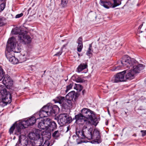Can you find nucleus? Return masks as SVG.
Listing matches in <instances>:
<instances>
[{"label":"nucleus","instance_id":"50","mask_svg":"<svg viewBox=\"0 0 146 146\" xmlns=\"http://www.w3.org/2000/svg\"><path fill=\"white\" fill-rule=\"evenodd\" d=\"M9 17H10V18H13V15L12 14H9Z\"/></svg>","mask_w":146,"mask_h":146},{"label":"nucleus","instance_id":"51","mask_svg":"<svg viewBox=\"0 0 146 146\" xmlns=\"http://www.w3.org/2000/svg\"><path fill=\"white\" fill-rule=\"evenodd\" d=\"M6 0H0L1 2H6Z\"/></svg>","mask_w":146,"mask_h":146},{"label":"nucleus","instance_id":"1","mask_svg":"<svg viewBox=\"0 0 146 146\" xmlns=\"http://www.w3.org/2000/svg\"><path fill=\"white\" fill-rule=\"evenodd\" d=\"M59 108L57 106H53L52 105H47L42 108L39 111V115L40 118L36 119L35 117H32L26 121H23L22 125L25 128L29 126L32 125L35 123L36 121L38 120L39 121L40 118L55 115L56 111L57 110L59 111Z\"/></svg>","mask_w":146,"mask_h":146},{"label":"nucleus","instance_id":"8","mask_svg":"<svg viewBox=\"0 0 146 146\" xmlns=\"http://www.w3.org/2000/svg\"><path fill=\"white\" fill-rule=\"evenodd\" d=\"M125 71H122L117 73V74L113 77L111 81L113 83H117L125 81V79L124 75V73Z\"/></svg>","mask_w":146,"mask_h":146},{"label":"nucleus","instance_id":"23","mask_svg":"<svg viewBox=\"0 0 146 146\" xmlns=\"http://www.w3.org/2000/svg\"><path fill=\"white\" fill-rule=\"evenodd\" d=\"M100 4L107 9H108L111 7H112V4L110 1L105 2L102 1H100Z\"/></svg>","mask_w":146,"mask_h":146},{"label":"nucleus","instance_id":"32","mask_svg":"<svg viewBox=\"0 0 146 146\" xmlns=\"http://www.w3.org/2000/svg\"><path fill=\"white\" fill-rule=\"evenodd\" d=\"M88 111H89V109L87 108H84L82 110L81 114L85 118L86 116Z\"/></svg>","mask_w":146,"mask_h":146},{"label":"nucleus","instance_id":"25","mask_svg":"<svg viewBox=\"0 0 146 146\" xmlns=\"http://www.w3.org/2000/svg\"><path fill=\"white\" fill-rule=\"evenodd\" d=\"M87 67V64H81L77 68V71L79 72Z\"/></svg>","mask_w":146,"mask_h":146},{"label":"nucleus","instance_id":"36","mask_svg":"<svg viewBox=\"0 0 146 146\" xmlns=\"http://www.w3.org/2000/svg\"><path fill=\"white\" fill-rule=\"evenodd\" d=\"M5 74V72L2 68L0 66V81L1 80Z\"/></svg>","mask_w":146,"mask_h":146},{"label":"nucleus","instance_id":"47","mask_svg":"<svg viewBox=\"0 0 146 146\" xmlns=\"http://www.w3.org/2000/svg\"><path fill=\"white\" fill-rule=\"evenodd\" d=\"M62 50H61L59 52H58L56 54L54 55V56H59L62 53Z\"/></svg>","mask_w":146,"mask_h":146},{"label":"nucleus","instance_id":"20","mask_svg":"<svg viewBox=\"0 0 146 146\" xmlns=\"http://www.w3.org/2000/svg\"><path fill=\"white\" fill-rule=\"evenodd\" d=\"M25 30L21 27H16L12 29L11 31V33L13 34H19V35L20 34H23L24 33Z\"/></svg>","mask_w":146,"mask_h":146},{"label":"nucleus","instance_id":"42","mask_svg":"<svg viewBox=\"0 0 146 146\" xmlns=\"http://www.w3.org/2000/svg\"><path fill=\"white\" fill-rule=\"evenodd\" d=\"M15 125L14 124L10 129L9 130V132L10 134H11L13 133V130L15 129Z\"/></svg>","mask_w":146,"mask_h":146},{"label":"nucleus","instance_id":"9","mask_svg":"<svg viewBox=\"0 0 146 146\" xmlns=\"http://www.w3.org/2000/svg\"><path fill=\"white\" fill-rule=\"evenodd\" d=\"M46 125H47V130L49 129L50 131H53L57 128V125L54 121H52L49 118H46L45 121Z\"/></svg>","mask_w":146,"mask_h":146},{"label":"nucleus","instance_id":"6","mask_svg":"<svg viewBox=\"0 0 146 146\" xmlns=\"http://www.w3.org/2000/svg\"><path fill=\"white\" fill-rule=\"evenodd\" d=\"M92 124L90 123L84 125L85 139L86 138L88 140L92 139L93 128Z\"/></svg>","mask_w":146,"mask_h":146},{"label":"nucleus","instance_id":"4","mask_svg":"<svg viewBox=\"0 0 146 146\" xmlns=\"http://www.w3.org/2000/svg\"><path fill=\"white\" fill-rule=\"evenodd\" d=\"M137 62V61L134 59H131L127 55H125L123 57L121 60L118 61V63L121 64L122 66H126L128 68L131 66L133 64Z\"/></svg>","mask_w":146,"mask_h":146},{"label":"nucleus","instance_id":"34","mask_svg":"<svg viewBox=\"0 0 146 146\" xmlns=\"http://www.w3.org/2000/svg\"><path fill=\"white\" fill-rule=\"evenodd\" d=\"M117 66L114 67L112 69V71L118 70L120 69L123 66L121 64L118 63V61L117 62Z\"/></svg>","mask_w":146,"mask_h":146},{"label":"nucleus","instance_id":"18","mask_svg":"<svg viewBox=\"0 0 146 146\" xmlns=\"http://www.w3.org/2000/svg\"><path fill=\"white\" fill-rule=\"evenodd\" d=\"M67 113H63L60 114L58 120V123L61 125L65 124L66 120V119Z\"/></svg>","mask_w":146,"mask_h":146},{"label":"nucleus","instance_id":"27","mask_svg":"<svg viewBox=\"0 0 146 146\" xmlns=\"http://www.w3.org/2000/svg\"><path fill=\"white\" fill-rule=\"evenodd\" d=\"M56 100L57 102L59 103L60 105L66 101L64 97L61 96L57 97Z\"/></svg>","mask_w":146,"mask_h":146},{"label":"nucleus","instance_id":"28","mask_svg":"<svg viewBox=\"0 0 146 146\" xmlns=\"http://www.w3.org/2000/svg\"><path fill=\"white\" fill-rule=\"evenodd\" d=\"M23 127L25 128L22 125V123L21 124H19L18 126L17 127L15 130L16 132H15V134L17 135L20 134L21 133V128H23Z\"/></svg>","mask_w":146,"mask_h":146},{"label":"nucleus","instance_id":"22","mask_svg":"<svg viewBox=\"0 0 146 146\" xmlns=\"http://www.w3.org/2000/svg\"><path fill=\"white\" fill-rule=\"evenodd\" d=\"M77 43H78L77 48V51L80 52H81L83 47L82 38V37H80L79 38L78 40Z\"/></svg>","mask_w":146,"mask_h":146},{"label":"nucleus","instance_id":"11","mask_svg":"<svg viewBox=\"0 0 146 146\" xmlns=\"http://www.w3.org/2000/svg\"><path fill=\"white\" fill-rule=\"evenodd\" d=\"M132 65L133 66V69H131V70H132L134 74L139 72L144 68L142 64H138L137 61L136 63H135V64L133 63Z\"/></svg>","mask_w":146,"mask_h":146},{"label":"nucleus","instance_id":"10","mask_svg":"<svg viewBox=\"0 0 146 146\" xmlns=\"http://www.w3.org/2000/svg\"><path fill=\"white\" fill-rule=\"evenodd\" d=\"M76 121L80 124L86 125L90 122L86 120L81 113L76 115L75 116Z\"/></svg>","mask_w":146,"mask_h":146},{"label":"nucleus","instance_id":"37","mask_svg":"<svg viewBox=\"0 0 146 146\" xmlns=\"http://www.w3.org/2000/svg\"><path fill=\"white\" fill-rule=\"evenodd\" d=\"M2 3L0 5V12L3 11L5 7L6 2H2Z\"/></svg>","mask_w":146,"mask_h":146},{"label":"nucleus","instance_id":"44","mask_svg":"<svg viewBox=\"0 0 146 146\" xmlns=\"http://www.w3.org/2000/svg\"><path fill=\"white\" fill-rule=\"evenodd\" d=\"M66 102H64L63 104H62L61 105H60L62 107L66 109V108H68V105H67V103H65Z\"/></svg>","mask_w":146,"mask_h":146},{"label":"nucleus","instance_id":"31","mask_svg":"<svg viewBox=\"0 0 146 146\" xmlns=\"http://www.w3.org/2000/svg\"><path fill=\"white\" fill-rule=\"evenodd\" d=\"M113 1V3L112 4V7H115L119 5H120L121 2L119 0H112Z\"/></svg>","mask_w":146,"mask_h":146},{"label":"nucleus","instance_id":"2","mask_svg":"<svg viewBox=\"0 0 146 146\" xmlns=\"http://www.w3.org/2000/svg\"><path fill=\"white\" fill-rule=\"evenodd\" d=\"M16 40L13 37L9 38L7 41L5 54L9 61L14 57V52H18L20 51V48L18 46H16Z\"/></svg>","mask_w":146,"mask_h":146},{"label":"nucleus","instance_id":"14","mask_svg":"<svg viewBox=\"0 0 146 146\" xmlns=\"http://www.w3.org/2000/svg\"><path fill=\"white\" fill-rule=\"evenodd\" d=\"M123 71H125L124 73V74L126 73L125 77V80L126 79L131 80L133 79L135 77V74L133 72L132 70H125Z\"/></svg>","mask_w":146,"mask_h":146},{"label":"nucleus","instance_id":"57","mask_svg":"<svg viewBox=\"0 0 146 146\" xmlns=\"http://www.w3.org/2000/svg\"><path fill=\"white\" fill-rule=\"evenodd\" d=\"M63 48V47H62V48H61V49H62Z\"/></svg>","mask_w":146,"mask_h":146},{"label":"nucleus","instance_id":"52","mask_svg":"<svg viewBox=\"0 0 146 146\" xmlns=\"http://www.w3.org/2000/svg\"><path fill=\"white\" fill-rule=\"evenodd\" d=\"M33 146H42V144L41 145H33Z\"/></svg>","mask_w":146,"mask_h":146},{"label":"nucleus","instance_id":"49","mask_svg":"<svg viewBox=\"0 0 146 146\" xmlns=\"http://www.w3.org/2000/svg\"><path fill=\"white\" fill-rule=\"evenodd\" d=\"M78 139H77V143L78 144H80L82 142H84V141H78Z\"/></svg>","mask_w":146,"mask_h":146},{"label":"nucleus","instance_id":"16","mask_svg":"<svg viewBox=\"0 0 146 146\" xmlns=\"http://www.w3.org/2000/svg\"><path fill=\"white\" fill-rule=\"evenodd\" d=\"M2 82L3 84L5 86H11L13 84V81L11 79L10 77L8 75H4Z\"/></svg>","mask_w":146,"mask_h":146},{"label":"nucleus","instance_id":"40","mask_svg":"<svg viewBox=\"0 0 146 146\" xmlns=\"http://www.w3.org/2000/svg\"><path fill=\"white\" fill-rule=\"evenodd\" d=\"M67 0H61V5L62 7H65L68 3Z\"/></svg>","mask_w":146,"mask_h":146},{"label":"nucleus","instance_id":"7","mask_svg":"<svg viewBox=\"0 0 146 146\" xmlns=\"http://www.w3.org/2000/svg\"><path fill=\"white\" fill-rule=\"evenodd\" d=\"M85 118L90 120L91 121L90 123L96 126L98 122V119L96 117V116L94 112L90 110L89 111H88L87 114Z\"/></svg>","mask_w":146,"mask_h":146},{"label":"nucleus","instance_id":"35","mask_svg":"<svg viewBox=\"0 0 146 146\" xmlns=\"http://www.w3.org/2000/svg\"><path fill=\"white\" fill-rule=\"evenodd\" d=\"M10 61L11 63L14 64H17L19 63V60L16 58L15 56L13 57L12 59L10 60Z\"/></svg>","mask_w":146,"mask_h":146},{"label":"nucleus","instance_id":"3","mask_svg":"<svg viewBox=\"0 0 146 146\" xmlns=\"http://www.w3.org/2000/svg\"><path fill=\"white\" fill-rule=\"evenodd\" d=\"M12 97L9 92H7L5 86H0V103L3 102L6 104H10L11 102Z\"/></svg>","mask_w":146,"mask_h":146},{"label":"nucleus","instance_id":"24","mask_svg":"<svg viewBox=\"0 0 146 146\" xmlns=\"http://www.w3.org/2000/svg\"><path fill=\"white\" fill-rule=\"evenodd\" d=\"M75 92L71 91L66 96V100H73L74 98Z\"/></svg>","mask_w":146,"mask_h":146},{"label":"nucleus","instance_id":"56","mask_svg":"<svg viewBox=\"0 0 146 146\" xmlns=\"http://www.w3.org/2000/svg\"><path fill=\"white\" fill-rule=\"evenodd\" d=\"M63 48V47H62V48H61V49H62Z\"/></svg>","mask_w":146,"mask_h":146},{"label":"nucleus","instance_id":"41","mask_svg":"<svg viewBox=\"0 0 146 146\" xmlns=\"http://www.w3.org/2000/svg\"><path fill=\"white\" fill-rule=\"evenodd\" d=\"M73 83H72L67 86V89L66 90V92H67L69 90L72 88L73 86Z\"/></svg>","mask_w":146,"mask_h":146},{"label":"nucleus","instance_id":"30","mask_svg":"<svg viewBox=\"0 0 146 146\" xmlns=\"http://www.w3.org/2000/svg\"><path fill=\"white\" fill-rule=\"evenodd\" d=\"M92 44H91L89 45V47L87 51L86 54L88 56H90L91 55H92Z\"/></svg>","mask_w":146,"mask_h":146},{"label":"nucleus","instance_id":"21","mask_svg":"<svg viewBox=\"0 0 146 146\" xmlns=\"http://www.w3.org/2000/svg\"><path fill=\"white\" fill-rule=\"evenodd\" d=\"M46 121V118L44 120L42 119L40 121H39L38 124V127L41 129L47 130V125H46L45 121Z\"/></svg>","mask_w":146,"mask_h":146},{"label":"nucleus","instance_id":"48","mask_svg":"<svg viewBox=\"0 0 146 146\" xmlns=\"http://www.w3.org/2000/svg\"><path fill=\"white\" fill-rule=\"evenodd\" d=\"M141 132L142 133V135L143 136H144L146 135V131H141Z\"/></svg>","mask_w":146,"mask_h":146},{"label":"nucleus","instance_id":"46","mask_svg":"<svg viewBox=\"0 0 146 146\" xmlns=\"http://www.w3.org/2000/svg\"><path fill=\"white\" fill-rule=\"evenodd\" d=\"M4 24L3 19H0V27L3 26Z\"/></svg>","mask_w":146,"mask_h":146},{"label":"nucleus","instance_id":"19","mask_svg":"<svg viewBox=\"0 0 146 146\" xmlns=\"http://www.w3.org/2000/svg\"><path fill=\"white\" fill-rule=\"evenodd\" d=\"M76 133L77 136L81 139H85L84 126L82 129L77 127L76 129Z\"/></svg>","mask_w":146,"mask_h":146},{"label":"nucleus","instance_id":"12","mask_svg":"<svg viewBox=\"0 0 146 146\" xmlns=\"http://www.w3.org/2000/svg\"><path fill=\"white\" fill-rule=\"evenodd\" d=\"M18 145L19 146H27L28 144L27 138L23 135H21L19 137Z\"/></svg>","mask_w":146,"mask_h":146},{"label":"nucleus","instance_id":"15","mask_svg":"<svg viewBox=\"0 0 146 146\" xmlns=\"http://www.w3.org/2000/svg\"><path fill=\"white\" fill-rule=\"evenodd\" d=\"M28 137L31 140H38V142H41L39 139L40 135L38 133H36V132L35 133L34 132L30 133L28 135Z\"/></svg>","mask_w":146,"mask_h":146},{"label":"nucleus","instance_id":"13","mask_svg":"<svg viewBox=\"0 0 146 146\" xmlns=\"http://www.w3.org/2000/svg\"><path fill=\"white\" fill-rule=\"evenodd\" d=\"M92 139L95 140V141L98 143L101 142L100 136V135L99 131L97 129H95L93 132Z\"/></svg>","mask_w":146,"mask_h":146},{"label":"nucleus","instance_id":"38","mask_svg":"<svg viewBox=\"0 0 146 146\" xmlns=\"http://www.w3.org/2000/svg\"><path fill=\"white\" fill-rule=\"evenodd\" d=\"M76 81L77 82L82 83L84 82V80L81 78L78 77L75 79Z\"/></svg>","mask_w":146,"mask_h":146},{"label":"nucleus","instance_id":"5","mask_svg":"<svg viewBox=\"0 0 146 146\" xmlns=\"http://www.w3.org/2000/svg\"><path fill=\"white\" fill-rule=\"evenodd\" d=\"M28 33V30H25L24 33L18 35V40L24 44H28L31 42L32 39L29 36L27 35Z\"/></svg>","mask_w":146,"mask_h":146},{"label":"nucleus","instance_id":"33","mask_svg":"<svg viewBox=\"0 0 146 146\" xmlns=\"http://www.w3.org/2000/svg\"><path fill=\"white\" fill-rule=\"evenodd\" d=\"M83 87L80 84H75V86H74V89H76L78 92L81 91Z\"/></svg>","mask_w":146,"mask_h":146},{"label":"nucleus","instance_id":"53","mask_svg":"<svg viewBox=\"0 0 146 146\" xmlns=\"http://www.w3.org/2000/svg\"><path fill=\"white\" fill-rule=\"evenodd\" d=\"M66 45L67 44H65V45H63V47H64L66 46Z\"/></svg>","mask_w":146,"mask_h":146},{"label":"nucleus","instance_id":"45","mask_svg":"<svg viewBox=\"0 0 146 146\" xmlns=\"http://www.w3.org/2000/svg\"><path fill=\"white\" fill-rule=\"evenodd\" d=\"M23 15V13H21L19 14H18L15 16L16 18H18L22 17Z\"/></svg>","mask_w":146,"mask_h":146},{"label":"nucleus","instance_id":"17","mask_svg":"<svg viewBox=\"0 0 146 146\" xmlns=\"http://www.w3.org/2000/svg\"><path fill=\"white\" fill-rule=\"evenodd\" d=\"M51 134L49 133H46V132H43V134L42 135V138H46L47 139H46L45 141L44 144L42 146H49L50 145L49 141L47 140L50 139V138Z\"/></svg>","mask_w":146,"mask_h":146},{"label":"nucleus","instance_id":"29","mask_svg":"<svg viewBox=\"0 0 146 146\" xmlns=\"http://www.w3.org/2000/svg\"><path fill=\"white\" fill-rule=\"evenodd\" d=\"M60 131L57 130L52 133V136L54 139H56L60 137Z\"/></svg>","mask_w":146,"mask_h":146},{"label":"nucleus","instance_id":"26","mask_svg":"<svg viewBox=\"0 0 146 146\" xmlns=\"http://www.w3.org/2000/svg\"><path fill=\"white\" fill-rule=\"evenodd\" d=\"M29 59V58L26 57L25 55H21L19 56V63H21L25 61L27 59Z\"/></svg>","mask_w":146,"mask_h":146},{"label":"nucleus","instance_id":"39","mask_svg":"<svg viewBox=\"0 0 146 146\" xmlns=\"http://www.w3.org/2000/svg\"><path fill=\"white\" fill-rule=\"evenodd\" d=\"M66 122H65V124L66 123H70L72 121V119L71 117H70L68 116L67 114L66 115Z\"/></svg>","mask_w":146,"mask_h":146},{"label":"nucleus","instance_id":"43","mask_svg":"<svg viewBox=\"0 0 146 146\" xmlns=\"http://www.w3.org/2000/svg\"><path fill=\"white\" fill-rule=\"evenodd\" d=\"M67 103L68 104V106L69 108H71L72 105V102H73V100H66Z\"/></svg>","mask_w":146,"mask_h":146},{"label":"nucleus","instance_id":"55","mask_svg":"<svg viewBox=\"0 0 146 146\" xmlns=\"http://www.w3.org/2000/svg\"><path fill=\"white\" fill-rule=\"evenodd\" d=\"M63 48V47H62V48H61V49H62Z\"/></svg>","mask_w":146,"mask_h":146},{"label":"nucleus","instance_id":"54","mask_svg":"<svg viewBox=\"0 0 146 146\" xmlns=\"http://www.w3.org/2000/svg\"><path fill=\"white\" fill-rule=\"evenodd\" d=\"M141 28V25H140V26H139V28Z\"/></svg>","mask_w":146,"mask_h":146}]
</instances>
